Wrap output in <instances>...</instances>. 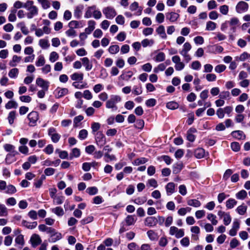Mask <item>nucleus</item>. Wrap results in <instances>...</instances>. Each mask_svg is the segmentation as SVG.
Listing matches in <instances>:
<instances>
[{"label": "nucleus", "mask_w": 250, "mask_h": 250, "mask_svg": "<svg viewBox=\"0 0 250 250\" xmlns=\"http://www.w3.org/2000/svg\"><path fill=\"white\" fill-rule=\"evenodd\" d=\"M187 203L188 205L195 208L199 207L201 205L200 202L196 199H190L188 201Z\"/></svg>", "instance_id": "c756f323"}, {"label": "nucleus", "mask_w": 250, "mask_h": 250, "mask_svg": "<svg viewBox=\"0 0 250 250\" xmlns=\"http://www.w3.org/2000/svg\"><path fill=\"white\" fill-rule=\"evenodd\" d=\"M55 93L56 97L60 98L67 95L68 93V90L66 88H57L55 90Z\"/></svg>", "instance_id": "dca6fc26"}, {"label": "nucleus", "mask_w": 250, "mask_h": 250, "mask_svg": "<svg viewBox=\"0 0 250 250\" xmlns=\"http://www.w3.org/2000/svg\"><path fill=\"white\" fill-rule=\"evenodd\" d=\"M24 8L28 11L26 16L28 19H32L34 17L37 16L39 14L38 8L34 5V1L28 0L24 3Z\"/></svg>", "instance_id": "f257e3e1"}, {"label": "nucleus", "mask_w": 250, "mask_h": 250, "mask_svg": "<svg viewBox=\"0 0 250 250\" xmlns=\"http://www.w3.org/2000/svg\"><path fill=\"white\" fill-rule=\"evenodd\" d=\"M166 68V65L164 63H160L159 64L157 67H155L153 71L155 73H158L160 71H164Z\"/></svg>", "instance_id": "338daca9"}, {"label": "nucleus", "mask_w": 250, "mask_h": 250, "mask_svg": "<svg viewBox=\"0 0 250 250\" xmlns=\"http://www.w3.org/2000/svg\"><path fill=\"white\" fill-rule=\"evenodd\" d=\"M17 189L14 186L9 185L6 187V193L12 194L15 193Z\"/></svg>", "instance_id": "603ef678"}, {"label": "nucleus", "mask_w": 250, "mask_h": 250, "mask_svg": "<svg viewBox=\"0 0 250 250\" xmlns=\"http://www.w3.org/2000/svg\"><path fill=\"white\" fill-rule=\"evenodd\" d=\"M138 8H139V10L137 12L136 15L140 16L142 14V11L143 10V8L141 7H139V4L137 2H136V1L133 2L132 4H131V5L129 6V9L132 11H134L137 10V9H138Z\"/></svg>", "instance_id": "a211bd4d"}, {"label": "nucleus", "mask_w": 250, "mask_h": 250, "mask_svg": "<svg viewBox=\"0 0 250 250\" xmlns=\"http://www.w3.org/2000/svg\"><path fill=\"white\" fill-rule=\"evenodd\" d=\"M166 106L169 109L174 110L178 108L179 104L175 102L171 101L167 103V104Z\"/></svg>", "instance_id": "4c0bfd02"}, {"label": "nucleus", "mask_w": 250, "mask_h": 250, "mask_svg": "<svg viewBox=\"0 0 250 250\" xmlns=\"http://www.w3.org/2000/svg\"><path fill=\"white\" fill-rule=\"evenodd\" d=\"M7 214L8 211L5 206L0 204V216H6Z\"/></svg>", "instance_id": "c03bdc74"}, {"label": "nucleus", "mask_w": 250, "mask_h": 250, "mask_svg": "<svg viewBox=\"0 0 250 250\" xmlns=\"http://www.w3.org/2000/svg\"><path fill=\"white\" fill-rule=\"evenodd\" d=\"M167 20L171 22H175L179 18V14L174 12H171L166 14Z\"/></svg>", "instance_id": "f8f14e48"}, {"label": "nucleus", "mask_w": 250, "mask_h": 250, "mask_svg": "<svg viewBox=\"0 0 250 250\" xmlns=\"http://www.w3.org/2000/svg\"><path fill=\"white\" fill-rule=\"evenodd\" d=\"M247 196V192L245 190H241L236 194V197L239 200H244Z\"/></svg>", "instance_id": "72a5a7b5"}, {"label": "nucleus", "mask_w": 250, "mask_h": 250, "mask_svg": "<svg viewBox=\"0 0 250 250\" xmlns=\"http://www.w3.org/2000/svg\"><path fill=\"white\" fill-rule=\"evenodd\" d=\"M194 155L196 158L201 159L205 157V151L202 148H198L195 150Z\"/></svg>", "instance_id": "6ab92c4d"}, {"label": "nucleus", "mask_w": 250, "mask_h": 250, "mask_svg": "<svg viewBox=\"0 0 250 250\" xmlns=\"http://www.w3.org/2000/svg\"><path fill=\"white\" fill-rule=\"evenodd\" d=\"M16 117V112L15 111H12L9 112L7 117L8 123L10 125H12L14 123V120Z\"/></svg>", "instance_id": "c85d7f7f"}, {"label": "nucleus", "mask_w": 250, "mask_h": 250, "mask_svg": "<svg viewBox=\"0 0 250 250\" xmlns=\"http://www.w3.org/2000/svg\"><path fill=\"white\" fill-rule=\"evenodd\" d=\"M238 22L239 20L236 18H233L230 20L229 21V24L232 26V29L233 31H234V30L236 28Z\"/></svg>", "instance_id": "864d4df0"}, {"label": "nucleus", "mask_w": 250, "mask_h": 250, "mask_svg": "<svg viewBox=\"0 0 250 250\" xmlns=\"http://www.w3.org/2000/svg\"><path fill=\"white\" fill-rule=\"evenodd\" d=\"M169 234L171 236L174 235L176 238H180L185 235L183 229H179L175 226H172L169 229Z\"/></svg>", "instance_id": "20e7f679"}, {"label": "nucleus", "mask_w": 250, "mask_h": 250, "mask_svg": "<svg viewBox=\"0 0 250 250\" xmlns=\"http://www.w3.org/2000/svg\"><path fill=\"white\" fill-rule=\"evenodd\" d=\"M120 50V47L118 45H113L109 47L108 51L110 54H115L117 53Z\"/></svg>", "instance_id": "37998d69"}, {"label": "nucleus", "mask_w": 250, "mask_h": 250, "mask_svg": "<svg viewBox=\"0 0 250 250\" xmlns=\"http://www.w3.org/2000/svg\"><path fill=\"white\" fill-rule=\"evenodd\" d=\"M103 12L106 18L108 19H113L117 14L115 9L111 6H107L104 8Z\"/></svg>", "instance_id": "39448f33"}, {"label": "nucleus", "mask_w": 250, "mask_h": 250, "mask_svg": "<svg viewBox=\"0 0 250 250\" xmlns=\"http://www.w3.org/2000/svg\"><path fill=\"white\" fill-rule=\"evenodd\" d=\"M17 10L16 9H12L10 11V13L8 16V20L9 21L14 22L16 20V14Z\"/></svg>", "instance_id": "f704fd0d"}, {"label": "nucleus", "mask_w": 250, "mask_h": 250, "mask_svg": "<svg viewBox=\"0 0 250 250\" xmlns=\"http://www.w3.org/2000/svg\"><path fill=\"white\" fill-rule=\"evenodd\" d=\"M59 58V55L58 53L55 51L52 52L49 56V61L52 62H54L56 61H57Z\"/></svg>", "instance_id": "13d9d810"}, {"label": "nucleus", "mask_w": 250, "mask_h": 250, "mask_svg": "<svg viewBox=\"0 0 250 250\" xmlns=\"http://www.w3.org/2000/svg\"><path fill=\"white\" fill-rule=\"evenodd\" d=\"M201 67L200 62L198 61H193L191 64V67L194 70H199Z\"/></svg>", "instance_id": "69168bd1"}, {"label": "nucleus", "mask_w": 250, "mask_h": 250, "mask_svg": "<svg viewBox=\"0 0 250 250\" xmlns=\"http://www.w3.org/2000/svg\"><path fill=\"white\" fill-rule=\"evenodd\" d=\"M96 141L98 146H103L106 143V138L101 132H98L96 134Z\"/></svg>", "instance_id": "0eeeda50"}, {"label": "nucleus", "mask_w": 250, "mask_h": 250, "mask_svg": "<svg viewBox=\"0 0 250 250\" xmlns=\"http://www.w3.org/2000/svg\"><path fill=\"white\" fill-rule=\"evenodd\" d=\"M125 222L127 225L128 226L132 225L134 224L136 220L134 219V217L132 215H128L125 218Z\"/></svg>", "instance_id": "052dcab7"}, {"label": "nucleus", "mask_w": 250, "mask_h": 250, "mask_svg": "<svg viewBox=\"0 0 250 250\" xmlns=\"http://www.w3.org/2000/svg\"><path fill=\"white\" fill-rule=\"evenodd\" d=\"M51 211L58 216H62L64 214L63 209L60 207L52 208Z\"/></svg>", "instance_id": "cd10ccee"}, {"label": "nucleus", "mask_w": 250, "mask_h": 250, "mask_svg": "<svg viewBox=\"0 0 250 250\" xmlns=\"http://www.w3.org/2000/svg\"><path fill=\"white\" fill-rule=\"evenodd\" d=\"M39 44L40 46L43 49L48 48L50 45L48 41L45 39H41L39 41Z\"/></svg>", "instance_id": "49530a36"}, {"label": "nucleus", "mask_w": 250, "mask_h": 250, "mask_svg": "<svg viewBox=\"0 0 250 250\" xmlns=\"http://www.w3.org/2000/svg\"><path fill=\"white\" fill-rule=\"evenodd\" d=\"M133 72L131 71H128L126 74H122L120 77L124 80L128 81L133 76Z\"/></svg>", "instance_id": "5fc2aeb1"}, {"label": "nucleus", "mask_w": 250, "mask_h": 250, "mask_svg": "<svg viewBox=\"0 0 250 250\" xmlns=\"http://www.w3.org/2000/svg\"><path fill=\"white\" fill-rule=\"evenodd\" d=\"M38 2L40 3L42 7L44 9H46L50 7V4L48 0H37Z\"/></svg>", "instance_id": "79ce46f5"}, {"label": "nucleus", "mask_w": 250, "mask_h": 250, "mask_svg": "<svg viewBox=\"0 0 250 250\" xmlns=\"http://www.w3.org/2000/svg\"><path fill=\"white\" fill-rule=\"evenodd\" d=\"M158 222L157 219L155 217H148L146 218L145 225L148 227L155 226Z\"/></svg>", "instance_id": "4468645a"}, {"label": "nucleus", "mask_w": 250, "mask_h": 250, "mask_svg": "<svg viewBox=\"0 0 250 250\" xmlns=\"http://www.w3.org/2000/svg\"><path fill=\"white\" fill-rule=\"evenodd\" d=\"M247 209V206L241 205L237 208L236 211L240 215H242L246 212Z\"/></svg>", "instance_id": "de8ad7c7"}, {"label": "nucleus", "mask_w": 250, "mask_h": 250, "mask_svg": "<svg viewBox=\"0 0 250 250\" xmlns=\"http://www.w3.org/2000/svg\"><path fill=\"white\" fill-rule=\"evenodd\" d=\"M143 91L142 89L141 85L137 86L134 85L133 86V89L132 91V93L135 95H139L142 94Z\"/></svg>", "instance_id": "4d7b16f0"}, {"label": "nucleus", "mask_w": 250, "mask_h": 250, "mask_svg": "<svg viewBox=\"0 0 250 250\" xmlns=\"http://www.w3.org/2000/svg\"><path fill=\"white\" fill-rule=\"evenodd\" d=\"M98 189L95 187H89L86 190V192L90 195L96 194L98 193Z\"/></svg>", "instance_id": "ea45409f"}, {"label": "nucleus", "mask_w": 250, "mask_h": 250, "mask_svg": "<svg viewBox=\"0 0 250 250\" xmlns=\"http://www.w3.org/2000/svg\"><path fill=\"white\" fill-rule=\"evenodd\" d=\"M30 242L33 248L36 247L37 246L41 244L42 239L40 236L37 234H33L30 239Z\"/></svg>", "instance_id": "9d476101"}, {"label": "nucleus", "mask_w": 250, "mask_h": 250, "mask_svg": "<svg viewBox=\"0 0 250 250\" xmlns=\"http://www.w3.org/2000/svg\"><path fill=\"white\" fill-rule=\"evenodd\" d=\"M249 7L248 4L245 1H240L238 2L236 6V10L239 13H242L246 12Z\"/></svg>", "instance_id": "6e6552de"}, {"label": "nucleus", "mask_w": 250, "mask_h": 250, "mask_svg": "<svg viewBox=\"0 0 250 250\" xmlns=\"http://www.w3.org/2000/svg\"><path fill=\"white\" fill-rule=\"evenodd\" d=\"M232 136L237 139H244L245 138L243 132L241 130L233 131L231 132Z\"/></svg>", "instance_id": "5701e85b"}, {"label": "nucleus", "mask_w": 250, "mask_h": 250, "mask_svg": "<svg viewBox=\"0 0 250 250\" xmlns=\"http://www.w3.org/2000/svg\"><path fill=\"white\" fill-rule=\"evenodd\" d=\"M176 184L173 182H169L166 186L167 194L168 196L174 193L175 191Z\"/></svg>", "instance_id": "9b49d317"}, {"label": "nucleus", "mask_w": 250, "mask_h": 250, "mask_svg": "<svg viewBox=\"0 0 250 250\" xmlns=\"http://www.w3.org/2000/svg\"><path fill=\"white\" fill-rule=\"evenodd\" d=\"M18 107V104L17 103L14 101H9L6 104H5V108L7 109H11L12 108H17Z\"/></svg>", "instance_id": "8fccbe9b"}, {"label": "nucleus", "mask_w": 250, "mask_h": 250, "mask_svg": "<svg viewBox=\"0 0 250 250\" xmlns=\"http://www.w3.org/2000/svg\"><path fill=\"white\" fill-rule=\"evenodd\" d=\"M73 81H82L83 79V73H74L70 76Z\"/></svg>", "instance_id": "bb28decb"}, {"label": "nucleus", "mask_w": 250, "mask_h": 250, "mask_svg": "<svg viewBox=\"0 0 250 250\" xmlns=\"http://www.w3.org/2000/svg\"><path fill=\"white\" fill-rule=\"evenodd\" d=\"M183 167V164L181 163H177L173 166V173L177 174L181 171Z\"/></svg>", "instance_id": "58836bf2"}, {"label": "nucleus", "mask_w": 250, "mask_h": 250, "mask_svg": "<svg viewBox=\"0 0 250 250\" xmlns=\"http://www.w3.org/2000/svg\"><path fill=\"white\" fill-rule=\"evenodd\" d=\"M96 22L93 20L89 21L88 22V27L85 29V32L86 34H89L94 29Z\"/></svg>", "instance_id": "4be33fe9"}, {"label": "nucleus", "mask_w": 250, "mask_h": 250, "mask_svg": "<svg viewBox=\"0 0 250 250\" xmlns=\"http://www.w3.org/2000/svg\"><path fill=\"white\" fill-rule=\"evenodd\" d=\"M154 41L152 39L148 40L147 39H145L143 40L141 44L144 47H146L147 46H151L154 44Z\"/></svg>", "instance_id": "a19ab883"}, {"label": "nucleus", "mask_w": 250, "mask_h": 250, "mask_svg": "<svg viewBox=\"0 0 250 250\" xmlns=\"http://www.w3.org/2000/svg\"><path fill=\"white\" fill-rule=\"evenodd\" d=\"M166 56L163 52H159L156 57L154 58V60L156 62H163L165 60Z\"/></svg>", "instance_id": "473e14b6"}, {"label": "nucleus", "mask_w": 250, "mask_h": 250, "mask_svg": "<svg viewBox=\"0 0 250 250\" xmlns=\"http://www.w3.org/2000/svg\"><path fill=\"white\" fill-rule=\"evenodd\" d=\"M180 244L182 246L187 247L189 245L190 241L188 237H185L182 238L180 241Z\"/></svg>", "instance_id": "774afa93"}, {"label": "nucleus", "mask_w": 250, "mask_h": 250, "mask_svg": "<svg viewBox=\"0 0 250 250\" xmlns=\"http://www.w3.org/2000/svg\"><path fill=\"white\" fill-rule=\"evenodd\" d=\"M27 118L29 121V125L34 126L39 119L38 113L36 111H32L28 115Z\"/></svg>", "instance_id": "423d86ee"}, {"label": "nucleus", "mask_w": 250, "mask_h": 250, "mask_svg": "<svg viewBox=\"0 0 250 250\" xmlns=\"http://www.w3.org/2000/svg\"><path fill=\"white\" fill-rule=\"evenodd\" d=\"M146 201V198L145 196L139 197L134 199V203L137 205H142Z\"/></svg>", "instance_id": "6e6d98bb"}, {"label": "nucleus", "mask_w": 250, "mask_h": 250, "mask_svg": "<svg viewBox=\"0 0 250 250\" xmlns=\"http://www.w3.org/2000/svg\"><path fill=\"white\" fill-rule=\"evenodd\" d=\"M80 150L78 148H74L70 153L69 159L72 160L73 158H78L80 156Z\"/></svg>", "instance_id": "393cba45"}, {"label": "nucleus", "mask_w": 250, "mask_h": 250, "mask_svg": "<svg viewBox=\"0 0 250 250\" xmlns=\"http://www.w3.org/2000/svg\"><path fill=\"white\" fill-rule=\"evenodd\" d=\"M88 135V132L86 129H82L80 131L79 133V138L81 140H84L85 139Z\"/></svg>", "instance_id": "e2e57ef3"}, {"label": "nucleus", "mask_w": 250, "mask_h": 250, "mask_svg": "<svg viewBox=\"0 0 250 250\" xmlns=\"http://www.w3.org/2000/svg\"><path fill=\"white\" fill-rule=\"evenodd\" d=\"M45 64V59L43 56L40 55L38 58V60L36 62V65L37 66H42Z\"/></svg>", "instance_id": "a18cd8bd"}, {"label": "nucleus", "mask_w": 250, "mask_h": 250, "mask_svg": "<svg viewBox=\"0 0 250 250\" xmlns=\"http://www.w3.org/2000/svg\"><path fill=\"white\" fill-rule=\"evenodd\" d=\"M81 61L83 65L85 66L86 70L89 71L92 68V63L90 62L88 58L84 57L81 59Z\"/></svg>", "instance_id": "f3484780"}, {"label": "nucleus", "mask_w": 250, "mask_h": 250, "mask_svg": "<svg viewBox=\"0 0 250 250\" xmlns=\"http://www.w3.org/2000/svg\"><path fill=\"white\" fill-rule=\"evenodd\" d=\"M3 147L5 151L10 152V153H9L6 155L5 158L6 163L10 164H11V162H8L9 159L10 157H14L15 155L18 154V152L15 150V147L12 145L6 144L3 146Z\"/></svg>", "instance_id": "f03ea898"}, {"label": "nucleus", "mask_w": 250, "mask_h": 250, "mask_svg": "<svg viewBox=\"0 0 250 250\" xmlns=\"http://www.w3.org/2000/svg\"><path fill=\"white\" fill-rule=\"evenodd\" d=\"M22 225L23 226L25 227L28 229H33L35 228L37 226V222H33L32 223L28 222L25 220H22Z\"/></svg>", "instance_id": "b1692460"}, {"label": "nucleus", "mask_w": 250, "mask_h": 250, "mask_svg": "<svg viewBox=\"0 0 250 250\" xmlns=\"http://www.w3.org/2000/svg\"><path fill=\"white\" fill-rule=\"evenodd\" d=\"M216 216L212 213H209L207 216V218L211 221L213 225H216L218 221L216 220Z\"/></svg>", "instance_id": "3c124183"}, {"label": "nucleus", "mask_w": 250, "mask_h": 250, "mask_svg": "<svg viewBox=\"0 0 250 250\" xmlns=\"http://www.w3.org/2000/svg\"><path fill=\"white\" fill-rule=\"evenodd\" d=\"M21 60V57L18 56L17 55H14L12 58V60L9 62V65L11 66H15L17 65V63H19Z\"/></svg>", "instance_id": "7c9ffc66"}, {"label": "nucleus", "mask_w": 250, "mask_h": 250, "mask_svg": "<svg viewBox=\"0 0 250 250\" xmlns=\"http://www.w3.org/2000/svg\"><path fill=\"white\" fill-rule=\"evenodd\" d=\"M216 28V24L211 21H208L206 23V30L207 31H213Z\"/></svg>", "instance_id": "2f4dec72"}, {"label": "nucleus", "mask_w": 250, "mask_h": 250, "mask_svg": "<svg viewBox=\"0 0 250 250\" xmlns=\"http://www.w3.org/2000/svg\"><path fill=\"white\" fill-rule=\"evenodd\" d=\"M217 77L215 74L213 73L207 74L206 76V79L208 82H214L216 80Z\"/></svg>", "instance_id": "0e129e2a"}, {"label": "nucleus", "mask_w": 250, "mask_h": 250, "mask_svg": "<svg viewBox=\"0 0 250 250\" xmlns=\"http://www.w3.org/2000/svg\"><path fill=\"white\" fill-rule=\"evenodd\" d=\"M83 9L84 6L83 4H79L76 7L74 11V16L76 19L81 18Z\"/></svg>", "instance_id": "2eb2a0df"}, {"label": "nucleus", "mask_w": 250, "mask_h": 250, "mask_svg": "<svg viewBox=\"0 0 250 250\" xmlns=\"http://www.w3.org/2000/svg\"><path fill=\"white\" fill-rule=\"evenodd\" d=\"M18 74L19 69L17 68H14L10 70L8 75L11 78H15L17 77Z\"/></svg>", "instance_id": "09e8293b"}, {"label": "nucleus", "mask_w": 250, "mask_h": 250, "mask_svg": "<svg viewBox=\"0 0 250 250\" xmlns=\"http://www.w3.org/2000/svg\"><path fill=\"white\" fill-rule=\"evenodd\" d=\"M62 238V235L60 232H57L55 229L54 232L50 235L49 241L52 243H55Z\"/></svg>", "instance_id": "ddd939ff"}, {"label": "nucleus", "mask_w": 250, "mask_h": 250, "mask_svg": "<svg viewBox=\"0 0 250 250\" xmlns=\"http://www.w3.org/2000/svg\"><path fill=\"white\" fill-rule=\"evenodd\" d=\"M147 234L149 238L152 240H156L158 239V235L152 230H149L147 232Z\"/></svg>", "instance_id": "e433bc0d"}, {"label": "nucleus", "mask_w": 250, "mask_h": 250, "mask_svg": "<svg viewBox=\"0 0 250 250\" xmlns=\"http://www.w3.org/2000/svg\"><path fill=\"white\" fill-rule=\"evenodd\" d=\"M15 242L21 246H23L24 244V241L23 236L22 234H20L15 239Z\"/></svg>", "instance_id": "bf43d9fd"}, {"label": "nucleus", "mask_w": 250, "mask_h": 250, "mask_svg": "<svg viewBox=\"0 0 250 250\" xmlns=\"http://www.w3.org/2000/svg\"><path fill=\"white\" fill-rule=\"evenodd\" d=\"M156 32L163 39H166L167 38V36L165 32V27L161 25L156 30Z\"/></svg>", "instance_id": "412c9836"}, {"label": "nucleus", "mask_w": 250, "mask_h": 250, "mask_svg": "<svg viewBox=\"0 0 250 250\" xmlns=\"http://www.w3.org/2000/svg\"><path fill=\"white\" fill-rule=\"evenodd\" d=\"M96 7L95 5L88 7L84 14V18L86 19L91 18L93 15L95 9H96Z\"/></svg>", "instance_id": "aec40b11"}, {"label": "nucleus", "mask_w": 250, "mask_h": 250, "mask_svg": "<svg viewBox=\"0 0 250 250\" xmlns=\"http://www.w3.org/2000/svg\"><path fill=\"white\" fill-rule=\"evenodd\" d=\"M121 101V98L118 95H111L110 99L106 102L107 108H117L116 104Z\"/></svg>", "instance_id": "7ed1b4c3"}, {"label": "nucleus", "mask_w": 250, "mask_h": 250, "mask_svg": "<svg viewBox=\"0 0 250 250\" xmlns=\"http://www.w3.org/2000/svg\"><path fill=\"white\" fill-rule=\"evenodd\" d=\"M191 132H195L196 130L195 129H190L188 130L187 138L189 141L193 142L195 139V136L191 133Z\"/></svg>", "instance_id": "c9c22d12"}, {"label": "nucleus", "mask_w": 250, "mask_h": 250, "mask_svg": "<svg viewBox=\"0 0 250 250\" xmlns=\"http://www.w3.org/2000/svg\"><path fill=\"white\" fill-rule=\"evenodd\" d=\"M226 207L228 209H231L237 204V202L233 198H229L226 201Z\"/></svg>", "instance_id": "a878e982"}, {"label": "nucleus", "mask_w": 250, "mask_h": 250, "mask_svg": "<svg viewBox=\"0 0 250 250\" xmlns=\"http://www.w3.org/2000/svg\"><path fill=\"white\" fill-rule=\"evenodd\" d=\"M144 125L145 122L144 120L139 119L137 120L136 123L134 125V126L137 128L142 129L144 127Z\"/></svg>", "instance_id": "680f3d73"}, {"label": "nucleus", "mask_w": 250, "mask_h": 250, "mask_svg": "<svg viewBox=\"0 0 250 250\" xmlns=\"http://www.w3.org/2000/svg\"><path fill=\"white\" fill-rule=\"evenodd\" d=\"M36 83L39 86L42 88L44 90H48L49 84V82L45 81L41 78H38L36 79Z\"/></svg>", "instance_id": "1a4fd4ad"}]
</instances>
